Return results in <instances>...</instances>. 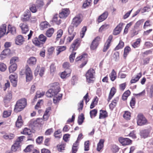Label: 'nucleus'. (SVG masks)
<instances>
[{
  "mask_svg": "<svg viewBox=\"0 0 153 153\" xmlns=\"http://www.w3.org/2000/svg\"><path fill=\"white\" fill-rule=\"evenodd\" d=\"M81 15H77L73 19L71 23V25L68 30L69 34L70 36L67 38V40L69 42H71L75 36L76 33L74 31V27H76L82 21L81 17Z\"/></svg>",
  "mask_w": 153,
  "mask_h": 153,
  "instance_id": "nucleus-1",
  "label": "nucleus"
},
{
  "mask_svg": "<svg viewBox=\"0 0 153 153\" xmlns=\"http://www.w3.org/2000/svg\"><path fill=\"white\" fill-rule=\"evenodd\" d=\"M60 88L58 82H56L52 84L51 88L46 93V96L51 97L55 96L60 91Z\"/></svg>",
  "mask_w": 153,
  "mask_h": 153,
  "instance_id": "nucleus-2",
  "label": "nucleus"
},
{
  "mask_svg": "<svg viewBox=\"0 0 153 153\" xmlns=\"http://www.w3.org/2000/svg\"><path fill=\"white\" fill-rule=\"evenodd\" d=\"M27 105V100L25 98H22L18 100L15 105L14 111L18 112L22 110Z\"/></svg>",
  "mask_w": 153,
  "mask_h": 153,
  "instance_id": "nucleus-3",
  "label": "nucleus"
},
{
  "mask_svg": "<svg viewBox=\"0 0 153 153\" xmlns=\"http://www.w3.org/2000/svg\"><path fill=\"white\" fill-rule=\"evenodd\" d=\"M95 73V71L93 69L90 68L88 70L85 75L88 82L89 83H93L94 80L92 79L94 78Z\"/></svg>",
  "mask_w": 153,
  "mask_h": 153,
  "instance_id": "nucleus-4",
  "label": "nucleus"
},
{
  "mask_svg": "<svg viewBox=\"0 0 153 153\" xmlns=\"http://www.w3.org/2000/svg\"><path fill=\"white\" fill-rule=\"evenodd\" d=\"M137 117L138 118L137 120V123L138 125L142 126L146 124L147 122V120L142 114H139Z\"/></svg>",
  "mask_w": 153,
  "mask_h": 153,
  "instance_id": "nucleus-5",
  "label": "nucleus"
},
{
  "mask_svg": "<svg viewBox=\"0 0 153 153\" xmlns=\"http://www.w3.org/2000/svg\"><path fill=\"white\" fill-rule=\"evenodd\" d=\"M100 39V37L99 36H97L93 40L90 46L91 50H94L96 49L99 45Z\"/></svg>",
  "mask_w": 153,
  "mask_h": 153,
  "instance_id": "nucleus-6",
  "label": "nucleus"
},
{
  "mask_svg": "<svg viewBox=\"0 0 153 153\" xmlns=\"http://www.w3.org/2000/svg\"><path fill=\"white\" fill-rule=\"evenodd\" d=\"M26 67L25 75H26V81L27 82H28L31 80L32 78V75L30 68L27 66Z\"/></svg>",
  "mask_w": 153,
  "mask_h": 153,
  "instance_id": "nucleus-7",
  "label": "nucleus"
},
{
  "mask_svg": "<svg viewBox=\"0 0 153 153\" xmlns=\"http://www.w3.org/2000/svg\"><path fill=\"white\" fill-rule=\"evenodd\" d=\"M118 140L119 142L123 146L130 145L132 142L131 140L127 138H124L123 137H120L119 138Z\"/></svg>",
  "mask_w": 153,
  "mask_h": 153,
  "instance_id": "nucleus-8",
  "label": "nucleus"
},
{
  "mask_svg": "<svg viewBox=\"0 0 153 153\" xmlns=\"http://www.w3.org/2000/svg\"><path fill=\"white\" fill-rule=\"evenodd\" d=\"M30 16V11L29 10H27L25 12L23 16L21 17V19L23 22H26L29 19Z\"/></svg>",
  "mask_w": 153,
  "mask_h": 153,
  "instance_id": "nucleus-9",
  "label": "nucleus"
},
{
  "mask_svg": "<svg viewBox=\"0 0 153 153\" xmlns=\"http://www.w3.org/2000/svg\"><path fill=\"white\" fill-rule=\"evenodd\" d=\"M113 38V36L110 35L108 37L106 42L104 45L103 51L104 52H105L108 49L110 45V44Z\"/></svg>",
  "mask_w": 153,
  "mask_h": 153,
  "instance_id": "nucleus-10",
  "label": "nucleus"
},
{
  "mask_svg": "<svg viewBox=\"0 0 153 153\" xmlns=\"http://www.w3.org/2000/svg\"><path fill=\"white\" fill-rule=\"evenodd\" d=\"M69 14V9L67 8H65L62 10V12L59 13V16L61 18H65Z\"/></svg>",
  "mask_w": 153,
  "mask_h": 153,
  "instance_id": "nucleus-11",
  "label": "nucleus"
},
{
  "mask_svg": "<svg viewBox=\"0 0 153 153\" xmlns=\"http://www.w3.org/2000/svg\"><path fill=\"white\" fill-rule=\"evenodd\" d=\"M20 27L22 30L23 34H26L29 30V28L25 22L21 24L20 25Z\"/></svg>",
  "mask_w": 153,
  "mask_h": 153,
  "instance_id": "nucleus-12",
  "label": "nucleus"
},
{
  "mask_svg": "<svg viewBox=\"0 0 153 153\" xmlns=\"http://www.w3.org/2000/svg\"><path fill=\"white\" fill-rule=\"evenodd\" d=\"M17 76L14 75H11L9 76V79L13 86L15 87L17 85Z\"/></svg>",
  "mask_w": 153,
  "mask_h": 153,
  "instance_id": "nucleus-13",
  "label": "nucleus"
},
{
  "mask_svg": "<svg viewBox=\"0 0 153 153\" xmlns=\"http://www.w3.org/2000/svg\"><path fill=\"white\" fill-rule=\"evenodd\" d=\"M24 41V38L21 35L17 36L15 39V44L18 45H22Z\"/></svg>",
  "mask_w": 153,
  "mask_h": 153,
  "instance_id": "nucleus-14",
  "label": "nucleus"
},
{
  "mask_svg": "<svg viewBox=\"0 0 153 153\" xmlns=\"http://www.w3.org/2000/svg\"><path fill=\"white\" fill-rule=\"evenodd\" d=\"M150 132V130L149 129L141 130L140 134L141 137L145 138L148 137Z\"/></svg>",
  "mask_w": 153,
  "mask_h": 153,
  "instance_id": "nucleus-15",
  "label": "nucleus"
},
{
  "mask_svg": "<svg viewBox=\"0 0 153 153\" xmlns=\"http://www.w3.org/2000/svg\"><path fill=\"white\" fill-rule=\"evenodd\" d=\"M45 71V68L44 67H42L40 69L39 66H37L35 71V75H37L38 73H39V75L41 76H42Z\"/></svg>",
  "mask_w": 153,
  "mask_h": 153,
  "instance_id": "nucleus-16",
  "label": "nucleus"
},
{
  "mask_svg": "<svg viewBox=\"0 0 153 153\" xmlns=\"http://www.w3.org/2000/svg\"><path fill=\"white\" fill-rule=\"evenodd\" d=\"M79 39H76L74 41L72 45H71L70 48H72L73 51L76 50L79 46Z\"/></svg>",
  "mask_w": 153,
  "mask_h": 153,
  "instance_id": "nucleus-17",
  "label": "nucleus"
},
{
  "mask_svg": "<svg viewBox=\"0 0 153 153\" xmlns=\"http://www.w3.org/2000/svg\"><path fill=\"white\" fill-rule=\"evenodd\" d=\"M33 43L36 46L40 48L42 46L43 44L37 37L33 38L32 40Z\"/></svg>",
  "mask_w": 153,
  "mask_h": 153,
  "instance_id": "nucleus-18",
  "label": "nucleus"
},
{
  "mask_svg": "<svg viewBox=\"0 0 153 153\" xmlns=\"http://www.w3.org/2000/svg\"><path fill=\"white\" fill-rule=\"evenodd\" d=\"M7 25L5 24H3L0 26V38L6 34Z\"/></svg>",
  "mask_w": 153,
  "mask_h": 153,
  "instance_id": "nucleus-19",
  "label": "nucleus"
},
{
  "mask_svg": "<svg viewBox=\"0 0 153 153\" xmlns=\"http://www.w3.org/2000/svg\"><path fill=\"white\" fill-rule=\"evenodd\" d=\"M122 24L120 23L114 29L113 32L114 35H117L119 34L122 30Z\"/></svg>",
  "mask_w": 153,
  "mask_h": 153,
  "instance_id": "nucleus-20",
  "label": "nucleus"
},
{
  "mask_svg": "<svg viewBox=\"0 0 153 153\" xmlns=\"http://www.w3.org/2000/svg\"><path fill=\"white\" fill-rule=\"evenodd\" d=\"M108 15V13L107 11L104 12L102 14L100 15L98 18V23L106 19Z\"/></svg>",
  "mask_w": 153,
  "mask_h": 153,
  "instance_id": "nucleus-21",
  "label": "nucleus"
},
{
  "mask_svg": "<svg viewBox=\"0 0 153 153\" xmlns=\"http://www.w3.org/2000/svg\"><path fill=\"white\" fill-rule=\"evenodd\" d=\"M108 113L106 111L102 109L100 110V113L99 117V118L100 119L105 118L108 117Z\"/></svg>",
  "mask_w": 153,
  "mask_h": 153,
  "instance_id": "nucleus-22",
  "label": "nucleus"
},
{
  "mask_svg": "<svg viewBox=\"0 0 153 153\" xmlns=\"http://www.w3.org/2000/svg\"><path fill=\"white\" fill-rule=\"evenodd\" d=\"M142 76V73L141 72L140 73L136 75V76L134 77H133L131 79L130 81V83L131 84L135 83L137 82L140 78Z\"/></svg>",
  "mask_w": 153,
  "mask_h": 153,
  "instance_id": "nucleus-23",
  "label": "nucleus"
},
{
  "mask_svg": "<svg viewBox=\"0 0 153 153\" xmlns=\"http://www.w3.org/2000/svg\"><path fill=\"white\" fill-rule=\"evenodd\" d=\"M9 33L13 34L14 35L16 33V29L14 27H12L10 25L8 26V30L6 34H7Z\"/></svg>",
  "mask_w": 153,
  "mask_h": 153,
  "instance_id": "nucleus-24",
  "label": "nucleus"
},
{
  "mask_svg": "<svg viewBox=\"0 0 153 153\" xmlns=\"http://www.w3.org/2000/svg\"><path fill=\"white\" fill-rule=\"evenodd\" d=\"M104 140L103 139H100L97 144V149L98 152H100L103 148L104 146Z\"/></svg>",
  "mask_w": 153,
  "mask_h": 153,
  "instance_id": "nucleus-25",
  "label": "nucleus"
},
{
  "mask_svg": "<svg viewBox=\"0 0 153 153\" xmlns=\"http://www.w3.org/2000/svg\"><path fill=\"white\" fill-rule=\"evenodd\" d=\"M23 125L22 120V117L21 115H19L17 119L16 123V126L18 127H20Z\"/></svg>",
  "mask_w": 153,
  "mask_h": 153,
  "instance_id": "nucleus-26",
  "label": "nucleus"
},
{
  "mask_svg": "<svg viewBox=\"0 0 153 153\" xmlns=\"http://www.w3.org/2000/svg\"><path fill=\"white\" fill-rule=\"evenodd\" d=\"M36 59L35 57L32 56L30 57L27 60V63L30 65H33L36 64Z\"/></svg>",
  "mask_w": 153,
  "mask_h": 153,
  "instance_id": "nucleus-27",
  "label": "nucleus"
},
{
  "mask_svg": "<svg viewBox=\"0 0 153 153\" xmlns=\"http://www.w3.org/2000/svg\"><path fill=\"white\" fill-rule=\"evenodd\" d=\"M12 98V95L11 92H8L7 94L4 97V102H9Z\"/></svg>",
  "mask_w": 153,
  "mask_h": 153,
  "instance_id": "nucleus-28",
  "label": "nucleus"
},
{
  "mask_svg": "<svg viewBox=\"0 0 153 153\" xmlns=\"http://www.w3.org/2000/svg\"><path fill=\"white\" fill-rule=\"evenodd\" d=\"M87 56V54L86 53H84L81 56L77 57L76 58L75 61L77 62L81 60H85L86 59Z\"/></svg>",
  "mask_w": 153,
  "mask_h": 153,
  "instance_id": "nucleus-29",
  "label": "nucleus"
},
{
  "mask_svg": "<svg viewBox=\"0 0 153 153\" xmlns=\"http://www.w3.org/2000/svg\"><path fill=\"white\" fill-rule=\"evenodd\" d=\"M84 119V114L82 113L79 116L78 118L77 122L79 125H81L83 122Z\"/></svg>",
  "mask_w": 153,
  "mask_h": 153,
  "instance_id": "nucleus-30",
  "label": "nucleus"
},
{
  "mask_svg": "<svg viewBox=\"0 0 153 153\" xmlns=\"http://www.w3.org/2000/svg\"><path fill=\"white\" fill-rule=\"evenodd\" d=\"M118 100V98L116 97L113 100L112 102L109 104V106L110 108L111 109H113V108L116 106L117 104V102Z\"/></svg>",
  "mask_w": 153,
  "mask_h": 153,
  "instance_id": "nucleus-31",
  "label": "nucleus"
},
{
  "mask_svg": "<svg viewBox=\"0 0 153 153\" xmlns=\"http://www.w3.org/2000/svg\"><path fill=\"white\" fill-rule=\"evenodd\" d=\"M116 93V89L114 87H112L111 90L109 95L108 96V99L109 100H111Z\"/></svg>",
  "mask_w": 153,
  "mask_h": 153,
  "instance_id": "nucleus-32",
  "label": "nucleus"
},
{
  "mask_svg": "<svg viewBox=\"0 0 153 153\" xmlns=\"http://www.w3.org/2000/svg\"><path fill=\"white\" fill-rule=\"evenodd\" d=\"M116 74V72H115L114 70L113 69L111 73L110 74V79L112 81H113L116 79L117 77Z\"/></svg>",
  "mask_w": 153,
  "mask_h": 153,
  "instance_id": "nucleus-33",
  "label": "nucleus"
},
{
  "mask_svg": "<svg viewBox=\"0 0 153 153\" xmlns=\"http://www.w3.org/2000/svg\"><path fill=\"white\" fill-rule=\"evenodd\" d=\"M17 68V65L16 64H11L9 68V71L10 73H12Z\"/></svg>",
  "mask_w": 153,
  "mask_h": 153,
  "instance_id": "nucleus-34",
  "label": "nucleus"
},
{
  "mask_svg": "<svg viewBox=\"0 0 153 153\" xmlns=\"http://www.w3.org/2000/svg\"><path fill=\"white\" fill-rule=\"evenodd\" d=\"M66 46H59L57 47L56 50L58 51L57 53V55H59L61 52L63 51L66 50Z\"/></svg>",
  "mask_w": 153,
  "mask_h": 153,
  "instance_id": "nucleus-35",
  "label": "nucleus"
},
{
  "mask_svg": "<svg viewBox=\"0 0 153 153\" xmlns=\"http://www.w3.org/2000/svg\"><path fill=\"white\" fill-rule=\"evenodd\" d=\"M50 74L53 75L56 71V66L55 65L54 63H52L50 66Z\"/></svg>",
  "mask_w": 153,
  "mask_h": 153,
  "instance_id": "nucleus-36",
  "label": "nucleus"
},
{
  "mask_svg": "<svg viewBox=\"0 0 153 153\" xmlns=\"http://www.w3.org/2000/svg\"><path fill=\"white\" fill-rule=\"evenodd\" d=\"M63 67L65 69V70L68 71V72L70 73L71 70L69 69L70 67V64L68 62H64L63 65Z\"/></svg>",
  "mask_w": 153,
  "mask_h": 153,
  "instance_id": "nucleus-37",
  "label": "nucleus"
},
{
  "mask_svg": "<svg viewBox=\"0 0 153 153\" xmlns=\"http://www.w3.org/2000/svg\"><path fill=\"white\" fill-rule=\"evenodd\" d=\"M98 99L97 97H96L93 100L90 106L91 109L95 107V105H97L98 102Z\"/></svg>",
  "mask_w": 153,
  "mask_h": 153,
  "instance_id": "nucleus-38",
  "label": "nucleus"
},
{
  "mask_svg": "<svg viewBox=\"0 0 153 153\" xmlns=\"http://www.w3.org/2000/svg\"><path fill=\"white\" fill-rule=\"evenodd\" d=\"M54 31V30L53 28H50L47 31L46 35L47 37H50L52 36Z\"/></svg>",
  "mask_w": 153,
  "mask_h": 153,
  "instance_id": "nucleus-39",
  "label": "nucleus"
},
{
  "mask_svg": "<svg viewBox=\"0 0 153 153\" xmlns=\"http://www.w3.org/2000/svg\"><path fill=\"white\" fill-rule=\"evenodd\" d=\"M131 49L129 46L126 47L124 49V52L123 54V56L124 58H126L128 53L131 51Z\"/></svg>",
  "mask_w": 153,
  "mask_h": 153,
  "instance_id": "nucleus-40",
  "label": "nucleus"
},
{
  "mask_svg": "<svg viewBox=\"0 0 153 153\" xmlns=\"http://www.w3.org/2000/svg\"><path fill=\"white\" fill-rule=\"evenodd\" d=\"M124 46V43L122 41H120L119 44L114 49L116 51L122 48Z\"/></svg>",
  "mask_w": 153,
  "mask_h": 153,
  "instance_id": "nucleus-41",
  "label": "nucleus"
},
{
  "mask_svg": "<svg viewBox=\"0 0 153 153\" xmlns=\"http://www.w3.org/2000/svg\"><path fill=\"white\" fill-rule=\"evenodd\" d=\"M44 94V93L43 92L41 93L39 91H37L36 92V93L35 96L34 97V98L33 100L34 101H36V100L37 99V98H39L42 97L43 96Z\"/></svg>",
  "mask_w": 153,
  "mask_h": 153,
  "instance_id": "nucleus-42",
  "label": "nucleus"
},
{
  "mask_svg": "<svg viewBox=\"0 0 153 153\" xmlns=\"http://www.w3.org/2000/svg\"><path fill=\"white\" fill-rule=\"evenodd\" d=\"M38 38L40 41L43 43V44L45 42L47 39L46 37L43 34H40Z\"/></svg>",
  "mask_w": 153,
  "mask_h": 153,
  "instance_id": "nucleus-43",
  "label": "nucleus"
},
{
  "mask_svg": "<svg viewBox=\"0 0 153 153\" xmlns=\"http://www.w3.org/2000/svg\"><path fill=\"white\" fill-rule=\"evenodd\" d=\"M97 112V110L96 109H94L91 110L90 112V116L91 118H93V117H95L96 116Z\"/></svg>",
  "mask_w": 153,
  "mask_h": 153,
  "instance_id": "nucleus-44",
  "label": "nucleus"
},
{
  "mask_svg": "<svg viewBox=\"0 0 153 153\" xmlns=\"http://www.w3.org/2000/svg\"><path fill=\"white\" fill-rule=\"evenodd\" d=\"M33 148V145H29L26 147V148L24 150V151L25 152H30Z\"/></svg>",
  "mask_w": 153,
  "mask_h": 153,
  "instance_id": "nucleus-45",
  "label": "nucleus"
},
{
  "mask_svg": "<svg viewBox=\"0 0 153 153\" xmlns=\"http://www.w3.org/2000/svg\"><path fill=\"white\" fill-rule=\"evenodd\" d=\"M7 67L6 65L3 63L0 62V71H4L6 70Z\"/></svg>",
  "mask_w": 153,
  "mask_h": 153,
  "instance_id": "nucleus-46",
  "label": "nucleus"
},
{
  "mask_svg": "<svg viewBox=\"0 0 153 153\" xmlns=\"http://www.w3.org/2000/svg\"><path fill=\"white\" fill-rule=\"evenodd\" d=\"M91 2V0H86L83 4L82 7L84 8H85L88 6Z\"/></svg>",
  "mask_w": 153,
  "mask_h": 153,
  "instance_id": "nucleus-47",
  "label": "nucleus"
},
{
  "mask_svg": "<svg viewBox=\"0 0 153 153\" xmlns=\"http://www.w3.org/2000/svg\"><path fill=\"white\" fill-rule=\"evenodd\" d=\"M109 27V25L107 24H105L102 25L100 28L99 31L102 32V30L108 29Z\"/></svg>",
  "mask_w": 153,
  "mask_h": 153,
  "instance_id": "nucleus-48",
  "label": "nucleus"
},
{
  "mask_svg": "<svg viewBox=\"0 0 153 153\" xmlns=\"http://www.w3.org/2000/svg\"><path fill=\"white\" fill-rule=\"evenodd\" d=\"M89 143L88 140L85 142L84 143V150L85 151H88L89 149Z\"/></svg>",
  "mask_w": 153,
  "mask_h": 153,
  "instance_id": "nucleus-49",
  "label": "nucleus"
},
{
  "mask_svg": "<svg viewBox=\"0 0 153 153\" xmlns=\"http://www.w3.org/2000/svg\"><path fill=\"white\" fill-rule=\"evenodd\" d=\"M30 11L33 13H36L37 11L36 7L35 4H33L30 7Z\"/></svg>",
  "mask_w": 153,
  "mask_h": 153,
  "instance_id": "nucleus-50",
  "label": "nucleus"
},
{
  "mask_svg": "<svg viewBox=\"0 0 153 153\" xmlns=\"http://www.w3.org/2000/svg\"><path fill=\"white\" fill-rule=\"evenodd\" d=\"M140 39H138L137 41L133 43L132 45V47L134 48H137L138 47L139 45L140 44Z\"/></svg>",
  "mask_w": 153,
  "mask_h": 153,
  "instance_id": "nucleus-51",
  "label": "nucleus"
},
{
  "mask_svg": "<svg viewBox=\"0 0 153 153\" xmlns=\"http://www.w3.org/2000/svg\"><path fill=\"white\" fill-rule=\"evenodd\" d=\"M10 50L9 48H7L5 49H4L3 51L1 52L2 55H7L9 54L10 53Z\"/></svg>",
  "mask_w": 153,
  "mask_h": 153,
  "instance_id": "nucleus-52",
  "label": "nucleus"
},
{
  "mask_svg": "<svg viewBox=\"0 0 153 153\" xmlns=\"http://www.w3.org/2000/svg\"><path fill=\"white\" fill-rule=\"evenodd\" d=\"M61 132L60 130H58L55 131L54 133V135L56 138H60L61 137L60 134Z\"/></svg>",
  "mask_w": 153,
  "mask_h": 153,
  "instance_id": "nucleus-53",
  "label": "nucleus"
},
{
  "mask_svg": "<svg viewBox=\"0 0 153 153\" xmlns=\"http://www.w3.org/2000/svg\"><path fill=\"white\" fill-rule=\"evenodd\" d=\"M78 149V146H75V144H73L72 146L71 153H76Z\"/></svg>",
  "mask_w": 153,
  "mask_h": 153,
  "instance_id": "nucleus-54",
  "label": "nucleus"
},
{
  "mask_svg": "<svg viewBox=\"0 0 153 153\" xmlns=\"http://www.w3.org/2000/svg\"><path fill=\"white\" fill-rule=\"evenodd\" d=\"M36 5L38 7H40L44 5V2L42 0H37Z\"/></svg>",
  "mask_w": 153,
  "mask_h": 153,
  "instance_id": "nucleus-55",
  "label": "nucleus"
},
{
  "mask_svg": "<svg viewBox=\"0 0 153 153\" xmlns=\"http://www.w3.org/2000/svg\"><path fill=\"white\" fill-rule=\"evenodd\" d=\"M76 53V52H73L70 55L69 59L71 62H74Z\"/></svg>",
  "mask_w": 153,
  "mask_h": 153,
  "instance_id": "nucleus-56",
  "label": "nucleus"
},
{
  "mask_svg": "<svg viewBox=\"0 0 153 153\" xmlns=\"http://www.w3.org/2000/svg\"><path fill=\"white\" fill-rule=\"evenodd\" d=\"M43 137V136H39L36 140V143L39 144H40L42 143Z\"/></svg>",
  "mask_w": 153,
  "mask_h": 153,
  "instance_id": "nucleus-57",
  "label": "nucleus"
},
{
  "mask_svg": "<svg viewBox=\"0 0 153 153\" xmlns=\"http://www.w3.org/2000/svg\"><path fill=\"white\" fill-rule=\"evenodd\" d=\"M11 114V112L10 111H4L3 113V117L4 118L7 117Z\"/></svg>",
  "mask_w": 153,
  "mask_h": 153,
  "instance_id": "nucleus-58",
  "label": "nucleus"
},
{
  "mask_svg": "<svg viewBox=\"0 0 153 153\" xmlns=\"http://www.w3.org/2000/svg\"><path fill=\"white\" fill-rule=\"evenodd\" d=\"M48 23L46 22H44L41 23L40 24V26L42 28V29L43 30L44 28H47L48 25Z\"/></svg>",
  "mask_w": 153,
  "mask_h": 153,
  "instance_id": "nucleus-59",
  "label": "nucleus"
},
{
  "mask_svg": "<svg viewBox=\"0 0 153 153\" xmlns=\"http://www.w3.org/2000/svg\"><path fill=\"white\" fill-rule=\"evenodd\" d=\"M29 130V129H28L27 128H25L23 131L22 132H21V133L22 134L27 135H29L30 136L31 135V134L29 133L28 131Z\"/></svg>",
  "mask_w": 153,
  "mask_h": 153,
  "instance_id": "nucleus-60",
  "label": "nucleus"
},
{
  "mask_svg": "<svg viewBox=\"0 0 153 153\" xmlns=\"http://www.w3.org/2000/svg\"><path fill=\"white\" fill-rule=\"evenodd\" d=\"M82 29V33H80L81 34H82V35L81 36V38H82L84 36L85 33L87 30V27L86 26H84Z\"/></svg>",
  "mask_w": 153,
  "mask_h": 153,
  "instance_id": "nucleus-61",
  "label": "nucleus"
},
{
  "mask_svg": "<svg viewBox=\"0 0 153 153\" xmlns=\"http://www.w3.org/2000/svg\"><path fill=\"white\" fill-rule=\"evenodd\" d=\"M14 137V135L13 134H10L9 135H6L4 136V137L5 139H11Z\"/></svg>",
  "mask_w": 153,
  "mask_h": 153,
  "instance_id": "nucleus-62",
  "label": "nucleus"
},
{
  "mask_svg": "<svg viewBox=\"0 0 153 153\" xmlns=\"http://www.w3.org/2000/svg\"><path fill=\"white\" fill-rule=\"evenodd\" d=\"M123 117L125 118L128 119L130 117V113L128 111H125L124 114L123 115Z\"/></svg>",
  "mask_w": 153,
  "mask_h": 153,
  "instance_id": "nucleus-63",
  "label": "nucleus"
},
{
  "mask_svg": "<svg viewBox=\"0 0 153 153\" xmlns=\"http://www.w3.org/2000/svg\"><path fill=\"white\" fill-rule=\"evenodd\" d=\"M131 106L132 107L133 106H134L135 104V99L134 97H132L130 102Z\"/></svg>",
  "mask_w": 153,
  "mask_h": 153,
  "instance_id": "nucleus-64",
  "label": "nucleus"
}]
</instances>
